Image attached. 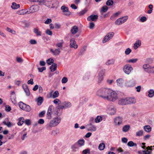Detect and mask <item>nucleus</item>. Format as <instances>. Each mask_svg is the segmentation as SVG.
<instances>
[{"instance_id": "obj_1", "label": "nucleus", "mask_w": 154, "mask_h": 154, "mask_svg": "<svg viewBox=\"0 0 154 154\" xmlns=\"http://www.w3.org/2000/svg\"><path fill=\"white\" fill-rule=\"evenodd\" d=\"M110 88H102L98 90L96 92L97 95L105 100L109 98L108 96L110 91Z\"/></svg>"}, {"instance_id": "obj_2", "label": "nucleus", "mask_w": 154, "mask_h": 154, "mask_svg": "<svg viewBox=\"0 0 154 154\" xmlns=\"http://www.w3.org/2000/svg\"><path fill=\"white\" fill-rule=\"evenodd\" d=\"M61 118L60 117H56L50 121L49 123L46 126V128L47 130H50L53 127L58 125L60 122Z\"/></svg>"}, {"instance_id": "obj_3", "label": "nucleus", "mask_w": 154, "mask_h": 154, "mask_svg": "<svg viewBox=\"0 0 154 154\" xmlns=\"http://www.w3.org/2000/svg\"><path fill=\"white\" fill-rule=\"evenodd\" d=\"M108 97L109 98L107 99V100L112 101H115L118 99L117 94L116 92L111 89Z\"/></svg>"}, {"instance_id": "obj_4", "label": "nucleus", "mask_w": 154, "mask_h": 154, "mask_svg": "<svg viewBox=\"0 0 154 154\" xmlns=\"http://www.w3.org/2000/svg\"><path fill=\"white\" fill-rule=\"evenodd\" d=\"M133 70V68L129 64H126L123 67V70L124 72L127 75L129 74Z\"/></svg>"}, {"instance_id": "obj_5", "label": "nucleus", "mask_w": 154, "mask_h": 154, "mask_svg": "<svg viewBox=\"0 0 154 154\" xmlns=\"http://www.w3.org/2000/svg\"><path fill=\"white\" fill-rule=\"evenodd\" d=\"M127 16H125L117 19L115 21V24L117 25H121L125 23L128 19Z\"/></svg>"}, {"instance_id": "obj_6", "label": "nucleus", "mask_w": 154, "mask_h": 154, "mask_svg": "<svg viewBox=\"0 0 154 154\" xmlns=\"http://www.w3.org/2000/svg\"><path fill=\"white\" fill-rule=\"evenodd\" d=\"M105 75V70L102 69L100 71L99 73L98 76V83L100 85L103 79V76Z\"/></svg>"}, {"instance_id": "obj_7", "label": "nucleus", "mask_w": 154, "mask_h": 154, "mask_svg": "<svg viewBox=\"0 0 154 154\" xmlns=\"http://www.w3.org/2000/svg\"><path fill=\"white\" fill-rule=\"evenodd\" d=\"M54 108L52 105H50L48 107L47 113V117L48 119H50L51 118V114L53 115Z\"/></svg>"}, {"instance_id": "obj_8", "label": "nucleus", "mask_w": 154, "mask_h": 154, "mask_svg": "<svg viewBox=\"0 0 154 154\" xmlns=\"http://www.w3.org/2000/svg\"><path fill=\"white\" fill-rule=\"evenodd\" d=\"M114 35V33L113 32L108 33L103 38V42L105 43L107 42L112 38Z\"/></svg>"}, {"instance_id": "obj_9", "label": "nucleus", "mask_w": 154, "mask_h": 154, "mask_svg": "<svg viewBox=\"0 0 154 154\" xmlns=\"http://www.w3.org/2000/svg\"><path fill=\"white\" fill-rule=\"evenodd\" d=\"M72 106L71 103L70 102H65L63 105H59L57 106L58 109H63L70 108Z\"/></svg>"}, {"instance_id": "obj_10", "label": "nucleus", "mask_w": 154, "mask_h": 154, "mask_svg": "<svg viewBox=\"0 0 154 154\" xmlns=\"http://www.w3.org/2000/svg\"><path fill=\"white\" fill-rule=\"evenodd\" d=\"M69 46L70 48H74L76 49L78 47V46L76 44L75 39L73 38H72L69 41Z\"/></svg>"}, {"instance_id": "obj_11", "label": "nucleus", "mask_w": 154, "mask_h": 154, "mask_svg": "<svg viewBox=\"0 0 154 154\" xmlns=\"http://www.w3.org/2000/svg\"><path fill=\"white\" fill-rule=\"evenodd\" d=\"M136 84L135 80L134 79H132L127 81L125 83L126 85L129 87L134 86Z\"/></svg>"}, {"instance_id": "obj_12", "label": "nucleus", "mask_w": 154, "mask_h": 154, "mask_svg": "<svg viewBox=\"0 0 154 154\" xmlns=\"http://www.w3.org/2000/svg\"><path fill=\"white\" fill-rule=\"evenodd\" d=\"M39 9V7L37 5H33L29 8L30 11L28 13H33L38 11Z\"/></svg>"}, {"instance_id": "obj_13", "label": "nucleus", "mask_w": 154, "mask_h": 154, "mask_svg": "<svg viewBox=\"0 0 154 154\" xmlns=\"http://www.w3.org/2000/svg\"><path fill=\"white\" fill-rule=\"evenodd\" d=\"M107 110L108 113L111 115L115 114L116 109L113 106H108Z\"/></svg>"}, {"instance_id": "obj_14", "label": "nucleus", "mask_w": 154, "mask_h": 154, "mask_svg": "<svg viewBox=\"0 0 154 154\" xmlns=\"http://www.w3.org/2000/svg\"><path fill=\"white\" fill-rule=\"evenodd\" d=\"M61 9L65 15L66 16H69L70 15L71 13L70 11H69L67 7L65 5H63L61 6Z\"/></svg>"}, {"instance_id": "obj_15", "label": "nucleus", "mask_w": 154, "mask_h": 154, "mask_svg": "<svg viewBox=\"0 0 154 154\" xmlns=\"http://www.w3.org/2000/svg\"><path fill=\"white\" fill-rule=\"evenodd\" d=\"M122 117L118 116L115 118L114 122L115 125L119 126L122 123Z\"/></svg>"}, {"instance_id": "obj_16", "label": "nucleus", "mask_w": 154, "mask_h": 154, "mask_svg": "<svg viewBox=\"0 0 154 154\" xmlns=\"http://www.w3.org/2000/svg\"><path fill=\"white\" fill-rule=\"evenodd\" d=\"M152 66L149 64H144L143 65V68L146 72L148 73H150L151 70Z\"/></svg>"}, {"instance_id": "obj_17", "label": "nucleus", "mask_w": 154, "mask_h": 154, "mask_svg": "<svg viewBox=\"0 0 154 154\" xmlns=\"http://www.w3.org/2000/svg\"><path fill=\"white\" fill-rule=\"evenodd\" d=\"M98 17V16L97 15H91L88 17L87 20L90 21H96Z\"/></svg>"}, {"instance_id": "obj_18", "label": "nucleus", "mask_w": 154, "mask_h": 154, "mask_svg": "<svg viewBox=\"0 0 154 154\" xmlns=\"http://www.w3.org/2000/svg\"><path fill=\"white\" fill-rule=\"evenodd\" d=\"M87 128L88 131H94L97 130L96 127L93 125L91 123H90L89 125H88Z\"/></svg>"}, {"instance_id": "obj_19", "label": "nucleus", "mask_w": 154, "mask_h": 154, "mask_svg": "<svg viewBox=\"0 0 154 154\" xmlns=\"http://www.w3.org/2000/svg\"><path fill=\"white\" fill-rule=\"evenodd\" d=\"M22 88L26 93V95L29 96L30 94V92L28 86L26 84H23L22 85Z\"/></svg>"}, {"instance_id": "obj_20", "label": "nucleus", "mask_w": 154, "mask_h": 154, "mask_svg": "<svg viewBox=\"0 0 154 154\" xmlns=\"http://www.w3.org/2000/svg\"><path fill=\"white\" fill-rule=\"evenodd\" d=\"M117 85L120 87H122L124 82V80L122 78H119L116 81Z\"/></svg>"}, {"instance_id": "obj_21", "label": "nucleus", "mask_w": 154, "mask_h": 154, "mask_svg": "<svg viewBox=\"0 0 154 154\" xmlns=\"http://www.w3.org/2000/svg\"><path fill=\"white\" fill-rule=\"evenodd\" d=\"M127 104L135 103L136 102L135 99L133 97L126 98Z\"/></svg>"}, {"instance_id": "obj_22", "label": "nucleus", "mask_w": 154, "mask_h": 154, "mask_svg": "<svg viewBox=\"0 0 154 154\" xmlns=\"http://www.w3.org/2000/svg\"><path fill=\"white\" fill-rule=\"evenodd\" d=\"M50 51L53 55L55 56L58 55L61 52L59 48H57L54 50L52 49H51Z\"/></svg>"}, {"instance_id": "obj_23", "label": "nucleus", "mask_w": 154, "mask_h": 154, "mask_svg": "<svg viewBox=\"0 0 154 154\" xmlns=\"http://www.w3.org/2000/svg\"><path fill=\"white\" fill-rule=\"evenodd\" d=\"M78 27L77 26H74L72 27L70 32L72 34H75L78 31Z\"/></svg>"}, {"instance_id": "obj_24", "label": "nucleus", "mask_w": 154, "mask_h": 154, "mask_svg": "<svg viewBox=\"0 0 154 154\" xmlns=\"http://www.w3.org/2000/svg\"><path fill=\"white\" fill-rule=\"evenodd\" d=\"M16 95L14 91H12L11 94V99L13 103L15 104L16 103Z\"/></svg>"}, {"instance_id": "obj_25", "label": "nucleus", "mask_w": 154, "mask_h": 154, "mask_svg": "<svg viewBox=\"0 0 154 154\" xmlns=\"http://www.w3.org/2000/svg\"><path fill=\"white\" fill-rule=\"evenodd\" d=\"M126 98H122L120 99L118 101V103L120 105H127Z\"/></svg>"}, {"instance_id": "obj_26", "label": "nucleus", "mask_w": 154, "mask_h": 154, "mask_svg": "<svg viewBox=\"0 0 154 154\" xmlns=\"http://www.w3.org/2000/svg\"><path fill=\"white\" fill-rule=\"evenodd\" d=\"M141 45V41L140 40H138L136 41L134 44L133 47L135 49H136L140 47Z\"/></svg>"}, {"instance_id": "obj_27", "label": "nucleus", "mask_w": 154, "mask_h": 154, "mask_svg": "<svg viewBox=\"0 0 154 154\" xmlns=\"http://www.w3.org/2000/svg\"><path fill=\"white\" fill-rule=\"evenodd\" d=\"M17 14L19 15H24V14H29L28 11H26L25 9H22L18 11Z\"/></svg>"}, {"instance_id": "obj_28", "label": "nucleus", "mask_w": 154, "mask_h": 154, "mask_svg": "<svg viewBox=\"0 0 154 154\" xmlns=\"http://www.w3.org/2000/svg\"><path fill=\"white\" fill-rule=\"evenodd\" d=\"M115 61V60L113 59L109 60L105 62V64L106 65L108 66L113 65Z\"/></svg>"}, {"instance_id": "obj_29", "label": "nucleus", "mask_w": 154, "mask_h": 154, "mask_svg": "<svg viewBox=\"0 0 154 154\" xmlns=\"http://www.w3.org/2000/svg\"><path fill=\"white\" fill-rule=\"evenodd\" d=\"M71 149L73 151H77L79 149L78 145L77 143H76L73 145L71 147Z\"/></svg>"}, {"instance_id": "obj_30", "label": "nucleus", "mask_w": 154, "mask_h": 154, "mask_svg": "<svg viewBox=\"0 0 154 154\" xmlns=\"http://www.w3.org/2000/svg\"><path fill=\"white\" fill-rule=\"evenodd\" d=\"M57 68V65L55 63H54L50 66V69L51 72H54L56 70Z\"/></svg>"}, {"instance_id": "obj_31", "label": "nucleus", "mask_w": 154, "mask_h": 154, "mask_svg": "<svg viewBox=\"0 0 154 154\" xmlns=\"http://www.w3.org/2000/svg\"><path fill=\"white\" fill-rule=\"evenodd\" d=\"M48 2L50 4L49 6H51V5L52 6L51 8H54L56 7V4H57V2L56 1H48Z\"/></svg>"}, {"instance_id": "obj_32", "label": "nucleus", "mask_w": 154, "mask_h": 154, "mask_svg": "<svg viewBox=\"0 0 154 154\" xmlns=\"http://www.w3.org/2000/svg\"><path fill=\"white\" fill-rule=\"evenodd\" d=\"M143 129L145 131L147 132H149L151 131V128L150 126L146 125L144 126Z\"/></svg>"}, {"instance_id": "obj_33", "label": "nucleus", "mask_w": 154, "mask_h": 154, "mask_svg": "<svg viewBox=\"0 0 154 154\" xmlns=\"http://www.w3.org/2000/svg\"><path fill=\"white\" fill-rule=\"evenodd\" d=\"M20 6V5L19 4H17L15 2H13L12 5L11 6V8L13 9H16L19 8Z\"/></svg>"}, {"instance_id": "obj_34", "label": "nucleus", "mask_w": 154, "mask_h": 154, "mask_svg": "<svg viewBox=\"0 0 154 154\" xmlns=\"http://www.w3.org/2000/svg\"><path fill=\"white\" fill-rule=\"evenodd\" d=\"M64 43L63 41V40H60V42H58L57 43L56 45V46L57 47L61 48L62 47Z\"/></svg>"}, {"instance_id": "obj_35", "label": "nucleus", "mask_w": 154, "mask_h": 154, "mask_svg": "<svg viewBox=\"0 0 154 154\" xmlns=\"http://www.w3.org/2000/svg\"><path fill=\"white\" fill-rule=\"evenodd\" d=\"M130 128V126L128 125L124 126L122 128V131L125 132L128 131Z\"/></svg>"}, {"instance_id": "obj_36", "label": "nucleus", "mask_w": 154, "mask_h": 154, "mask_svg": "<svg viewBox=\"0 0 154 154\" xmlns=\"http://www.w3.org/2000/svg\"><path fill=\"white\" fill-rule=\"evenodd\" d=\"M24 122V119L23 117H20L19 119V122L17 123L18 125H21Z\"/></svg>"}, {"instance_id": "obj_37", "label": "nucleus", "mask_w": 154, "mask_h": 154, "mask_svg": "<svg viewBox=\"0 0 154 154\" xmlns=\"http://www.w3.org/2000/svg\"><path fill=\"white\" fill-rule=\"evenodd\" d=\"M34 32L36 34L37 36H41V32L37 28H34L33 29Z\"/></svg>"}, {"instance_id": "obj_38", "label": "nucleus", "mask_w": 154, "mask_h": 154, "mask_svg": "<svg viewBox=\"0 0 154 154\" xmlns=\"http://www.w3.org/2000/svg\"><path fill=\"white\" fill-rule=\"evenodd\" d=\"M154 95V91L153 89H150L148 91V96L149 97H152Z\"/></svg>"}, {"instance_id": "obj_39", "label": "nucleus", "mask_w": 154, "mask_h": 154, "mask_svg": "<svg viewBox=\"0 0 154 154\" xmlns=\"http://www.w3.org/2000/svg\"><path fill=\"white\" fill-rule=\"evenodd\" d=\"M102 120V117L100 116H97L95 119V122L96 123H99Z\"/></svg>"}, {"instance_id": "obj_40", "label": "nucleus", "mask_w": 154, "mask_h": 154, "mask_svg": "<svg viewBox=\"0 0 154 154\" xmlns=\"http://www.w3.org/2000/svg\"><path fill=\"white\" fill-rule=\"evenodd\" d=\"M59 132V130L58 129H56L54 130H53L51 133V134L52 135L55 136L57 135Z\"/></svg>"}, {"instance_id": "obj_41", "label": "nucleus", "mask_w": 154, "mask_h": 154, "mask_svg": "<svg viewBox=\"0 0 154 154\" xmlns=\"http://www.w3.org/2000/svg\"><path fill=\"white\" fill-rule=\"evenodd\" d=\"M105 146V144L103 143H101L99 145L98 149L100 150H103L104 149Z\"/></svg>"}, {"instance_id": "obj_42", "label": "nucleus", "mask_w": 154, "mask_h": 154, "mask_svg": "<svg viewBox=\"0 0 154 154\" xmlns=\"http://www.w3.org/2000/svg\"><path fill=\"white\" fill-rule=\"evenodd\" d=\"M26 104L22 102H20L18 103V105L19 107L21 109L24 110Z\"/></svg>"}, {"instance_id": "obj_43", "label": "nucleus", "mask_w": 154, "mask_h": 154, "mask_svg": "<svg viewBox=\"0 0 154 154\" xmlns=\"http://www.w3.org/2000/svg\"><path fill=\"white\" fill-rule=\"evenodd\" d=\"M85 140L84 139H80L77 141L78 145L79 144L80 146H83L84 144Z\"/></svg>"}, {"instance_id": "obj_44", "label": "nucleus", "mask_w": 154, "mask_h": 154, "mask_svg": "<svg viewBox=\"0 0 154 154\" xmlns=\"http://www.w3.org/2000/svg\"><path fill=\"white\" fill-rule=\"evenodd\" d=\"M43 101V98L42 97H39L37 100V104L38 105H41Z\"/></svg>"}, {"instance_id": "obj_45", "label": "nucleus", "mask_w": 154, "mask_h": 154, "mask_svg": "<svg viewBox=\"0 0 154 154\" xmlns=\"http://www.w3.org/2000/svg\"><path fill=\"white\" fill-rule=\"evenodd\" d=\"M31 110V107L29 106L26 104L23 110L27 112H29Z\"/></svg>"}, {"instance_id": "obj_46", "label": "nucleus", "mask_w": 154, "mask_h": 154, "mask_svg": "<svg viewBox=\"0 0 154 154\" xmlns=\"http://www.w3.org/2000/svg\"><path fill=\"white\" fill-rule=\"evenodd\" d=\"M138 59L137 58L132 59L128 60H127L126 61V62L127 63H134L137 62Z\"/></svg>"}, {"instance_id": "obj_47", "label": "nucleus", "mask_w": 154, "mask_h": 154, "mask_svg": "<svg viewBox=\"0 0 154 154\" xmlns=\"http://www.w3.org/2000/svg\"><path fill=\"white\" fill-rule=\"evenodd\" d=\"M59 96V93L58 91H56L53 93L52 98H55Z\"/></svg>"}, {"instance_id": "obj_48", "label": "nucleus", "mask_w": 154, "mask_h": 154, "mask_svg": "<svg viewBox=\"0 0 154 154\" xmlns=\"http://www.w3.org/2000/svg\"><path fill=\"white\" fill-rule=\"evenodd\" d=\"M143 132L144 131L143 130H139L136 132V136L138 137L142 136L143 135Z\"/></svg>"}, {"instance_id": "obj_49", "label": "nucleus", "mask_w": 154, "mask_h": 154, "mask_svg": "<svg viewBox=\"0 0 154 154\" xmlns=\"http://www.w3.org/2000/svg\"><path fill=\"white\" fill-rule=\"evenodd\" d=\"M146 149L147 150L146 151L145 154H152L151 151L152 150V149L149 146H148L147 147Z\"/></svg>"}, {"instance_id": "obj_50", "label": "nucleus", "mask_w": 154, "mask_h": 154, "mask_svg": "<svg viewBox=\"0 0 154 154\" xmlns=\"http://www.w3.org/2000/svg\"><path fill=\"white\" fill-rule=\"evenodd\" d=\"M127 145L130 147L131 146H137V144L136 143H134L133 141H129L127 144Z\"/></svg>"}, {"instance_id": "obj_51", "label": "nucleus", "mask_w": 154, "mask_h": 154, "mask_svg": "<svg viewBox=\"0 0 154 154\" xmlns=\"http://www.w3.org/2000/svg\"><path fill=\"white\" fill-rule=\"evenodd\" d=\"M113 4L112 0H108L106 3V5L108 6H112Z\"/></svg>"}, {"instance_id": "obj_52", "label": "nucleus", "mask_w": 154, "mask_h": 154, "mask_svg": "<svg viewBox=\"0 0 154 154\" xmlns=\"http://www.w3.org/2000/svg\"><path fill=\"white\" fill-rule=\"evenodd\" d=\"M108 8L106 6H103L101 9V11L103 12H106L108 10Z\"/></svg>"}, {"instance_id": "obj_53", "label": "nucleus", "mask_w": 154, "mask_h": 154, "mask_svg": "<svg viewBox=\"0 0 154 154\" xmlns=\"http://www.w3.org/2000/svg\"><path fill=\"white\" fill-rule=\"evenodd\" d=\"M7 30L13 34H15L16 33V31L11 28H8V27H7Z\"/></svg>"}, {"instance_id": "obj_54", "label": "nucleus", "mask_w": 154, "mask_h": 154, "mask_svg": "<svg viewBox=\"0 0 154 154\" xmlns=\"http://www.w3.org/2000/svg\"><path fill=\"white\" fill-rule=\"evenodd\" d=\"M87 10L86 9H84L79 13L78 14L79 16L84 15L86 12Z\"/></svg>"}, {"instance_id": "obj_55", "label": "nucleus", "mask_w": 154, "mask_h": 154, "mask_svg": "<svg viewBox=\"0 0 154 154\" xmlns=\"http://www.w3.org/2000/svg\"><path fill=\"white\" fill-rule=\"evenodd\" d=\"M54 62V60L50 58L47 60L46 61V62L47 64L49 65H51L52 63H53Z\"/></svg>"}, {"instance_id": "obj_56", "label": "nucleus", "mask_w": 154, "mask_h": 154, "mask_svg": "<svg viewBox=\"0 0 154 154\" xmlns=\"http://www.w3.org/2000/svg\"><path fill=\"white\" fill-rule=\"evenodd\" d=\"M3 123L5 125H6L8 127H10L12 125V123L10 122L7 123L6 122L4 121Z\"/></svg>"}, {"instance_id": "obj_57", "label": "nucleus", "mask_w": 154, "mask_h": 154, "mask_svg": "<svg viewBox=\"0 0 154 154\" xmlns=\"http://www.w3.org/2000/svg\"><path fill=\"white\" fill-rule=\"evenodd\" d=\"M68 80L67 78L66 77H64L62 79L61 82L62 83L65 84L67 82Z\"/></svg>"}, {"instance_id": "obj_58", "label": "nucleus", "mask_w": 154, "mask_h": 154, "mask_svg": "<svg viewBox=\"0 0 154 154\" xmlns=\"http://www.w3.org/2000/svg\"><path fill=\"white\" fill-rule=\"evenodd\" d=\"M53 91L51 90L49 94H48L47 97L48 98H52Z\"/></svg>"}, {"instance_id": "obj_59", "label": "nucleus", "mask_w": 154, "mask_h": 154, "mask_svg": "<svg viewBox=\"0 0 154 154\" xmlns=\"http://www.w3.org/2000/svg\"><path fill=\"white\" fill-rule=\"evenodd\" d=\"M131 52V50L130 48H128L126 49L125 51V54L126 55H128Z\"/></svg>"}, {"instance_id": "obj_60", "label": "nucleus", "mask_w": 154, "mask_h": 154, "mask_svg": "<svg viewBox=\"0 0 154 154\" xmlns=\"http://www.w3.org/2000/svg\"><path fill=\"white\" fill-rule=\"evenodd\" d=\"M53 102L55 104H59L60 103V101L58 99H55L54 100Z\"/></svg>"}, {"instance_id": "obj_61", "label": "nucleus", "mask_w": 154, "mask_h": 154, "mask_svg": "<svg viewBox=\"0 0 154 154\" xmlns=\"http://www.w3.org/2000/svg\"><path fill=\"white\" fill-rule=\"evenodd\" d=\"M82 152L83 154H86L87 153L89 154L90 153V151L89 149H85L84 150L82 151Z\"/></svg>"}, {"instance_id": "obj_62", "label": "nucleus", "mask_w": 154, "mask_h": 154, "mask_svg": "<svg viewBox=\"0 0 154 154\" xmlns=\"http://www.w3.org/2000/svg\"><path fill=\"white\" fill-rule=\"evenodd\" d=\"M89 75L88 74H86L83 77V79L84 80H86L88 79H89Z\"/></svg>"}, {"instance_id": "obj_63", "label": "nucleus", "mask_w": 154, "mask_h": 154, "mask_svg": "<svg viewBox=\"0 0 154 154\" xmlns=\"http://www.w3.org/2000/svg\"><path fill=\"white\" fill-rule=\"evenodd\" d=\"M24 122L25 124L27 125H29L31 124V121L29 119H26Z\"/></svg>"}, {"instance_id": "obj_64", "label": "nucleus", "mask_w": 154, "mask_h": 154, "mask_svg": "<svg viewBox=\"0 0 154 154\" xmlns=\"http://www.w3.org/2000/svg\"><path fill=\"white\" fill-rule=\"evenodd\" d=\"M29 43L32 45H35L37 44V41L34 39H31L30 40Z\"/></svg>"}]
</instances>
